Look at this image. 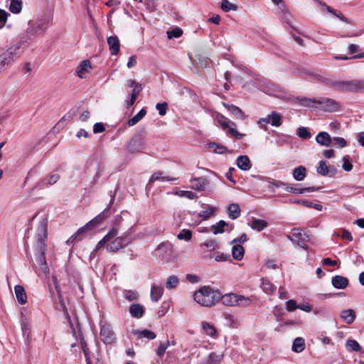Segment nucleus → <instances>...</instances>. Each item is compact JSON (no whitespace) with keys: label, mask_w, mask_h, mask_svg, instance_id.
<instances>
[{"label":"nucleus","mask_w":364,"mask_h":364,"mask_svg":"<svg viewBox=\"0 0 364 364\" xmlns=\"http://www.w3.org/2000/svg\"><path fill=\"white\" fill-rule=\"evenodd\" d=\"M118 230L115 228H112L109 232L100 240L97 245L96 250L107 248L109 250H119L124 248L128 243V240L124 237H117Z\"/></svg>","instance_id":"nucleus-2"},{"label":"nucleus","mask_w":364,"mask_h":364,"mask_svg":"<svg viewBox=\"0 0 364 364\" xmlns=\"http://www.w3.org/2000/svg\"><path fill=\"white\" fill-rule=\"evenodd\" d=\"M178 279L177 277L172 275L168 277L166 282V287L168 289H174L178 286Z\"/></svg>","instance_id":"nucleus-49"},{"label":"nucleus","mask_w":364,"mask_h":364,"mask_svg":"<svg viewBox=\"0 0 364 364\" xmlns=\"http://www.w3.org/2000/svg\"><path fill=\"white\" fill-rule=\"evenodd\" d=\"M220 300H221L223 305L227 306L247 307L250 306L252 302L251 297L235 293H228L224 295L220 294Z\"/></svg>","instance_id":"nucleus-4"},{"label":"nucleus","mask_w":364,"mask_h":364,"mask_svg":"<svg viewBox=\"0 0 364 364\" xmlns=\"http://www.w3.org/2000/svg\"><path fill=\"white\" fill-rule=\"evenodd\" d=\"M288 237L293 243L296 244L300 248L305 250L309 248L307 245L308 236L304 233L303 230L293 229Z\"/></svg>","instance_id":"nucleus-7"},{"label":"nucleus","mask_w":364,"mask_h":364,"mask_svg":"<svg viewBox=\"0 0 364 364\" xmlns=\"http://www.w3.org/2000/svg\"><path fill=\"white\" fill-rule=\"evenodd\" d=\"M334 86L343 90L364 92V80L339 81Z\"/></svg>","instance_id":"nucleus-8"},{"label":"nucleus","mask_w":364,"mask_h":364,"mask_svg":"<svg viewBox=\"0 0 364 364\" xmlns=\"http://www.w3.org/2000/svg\"><path fill=\"white\" fill-rule=\"evenodd\" d=\"M167 37L169 39L173 38H179L183 35V30L178 27L174 28L172 30L168 31L166 32Z\"/></svg>","instance_id":"nucleus-48"},{"label":"nucleus","mask_w":364,"mask_h":364,"mask_svg":"<svg viewBox=\"0 0 364 364\" xmlns=\"http://www.w3.org/2000/svg\"><path fill=\"white\" fill-rule=\"evenodd\" d=\"M176 179H177L176 178L170 177V176H164V173L161 171H157V172H155L151 176V177L149 179V183H154V181H161L162 182H164V181H176Z\"/></svg>","instance_id":"nucleus-27"},{"label":"nucleus","mask_w":364,"mask_h":364,"mask_svg":"<svg viewBox=\"0 0 364 364\" xmlns=\"http://www.w3.org/2000/svg\"><path fill=\"white\" fill-rule=\"evenodd\" d=\"M201 326L204 334L213 338H217V329L213 324L208 321H202Z\"/></svg>","instance_id":"nucleus-19"},{"label":"nucleus","mask_w":364,"mask_h":364,"mask_svg":"<svg viewBox=\"0 0 364 364\" xmlns=\"http://www.w3.org/2000/svg\"><path fill=\"white\" fill-rule=\"evenodd\" d=\"M206 148L210 151H213L215 154H225L228 151V149L226 147H225L222 145H218L214 142L208 143L206 144Z\"/></svg>","instance_id":"nucleus-34"},{"label":"nucleus","mask_w":364,"mask_h":364,"mask_svg":"<svg viewBox=\"0 0 364 364\" xmlns=\"http://www.w3.org/2000/svg\"><path fill=\"white\" fill-rule=\"evenodd\" d=\"M228 228L232 230V226L225 220H220L217 223L210 226L211 232L214 235L222 234L225 232Z\"/></svg>","instance_id":"nucleus-17"},{"label":"nucleus","mask_w":364,"mask_h":364,"mask_svg":"<svg viewBox=\"0 0 364 364\" xmlns=\"http://www.w3.org/2000/svg\"><path fill=\"white\" fill-rule=\"evenodd\" d=\"M210 258H213L216 262H231V255L229 252H210Z\"/></svg>","instance_id":"nucleus-25"},{"label":"nucleus","mask_w":364,"mask_h":364,"mask_svg":"<svg viewBox=\"0 0 364 364\" xmlns=\"http://www.w3.org/2000/svg\"><path fill=\"white\" fill-rule=\"evenodd\" d=\"M317 173L321 176H333L336 173V170L333 166H328L325 161H321L317 167Z\"/></svg>","instance_id":"nucleus-14"},{"label":"nucleus","mask_w":364,"mask_h":364,"mask_svg":"<svg viewBox=\"0 0 364 364\" xmlns=\"http://www.w3.org/2000/svg\"><path fill=\"white\" fill-rule=\"evenodd\" d=\"M336 234L338 237H341L343 240H346L348 241H351L353 240L351 233L346 230H344V229L339 230H338Z\"/></svg>","instance_id":"nucleus-54"},{"label":"nucleus","mask_w":364,"mask_h":364,"mask_svg":"<svg viewBox=\"0 0 364 364\" xmlns=\"http://www.w3.org/2000/svg\"><path fill=\"white\" fill-rule=\"evenodd\" d=\"M297 134L302 139H309L311 137V133L304 127L297 129Z\"/></svg>","instance_id":"nucleus-57"},{"label":"nucleus","mask_w":364,"mask_h":364,"mask_svg":"<svg viewBox=\"0 0 364 364\" xmlns=\"http://www.w3.org/2000/svg\"><path fill=\"white\" fill-rule=\"evenodd\" d=\"M318 107L326 112H336L340 108L339 103L333 99L321 98L318 100Z\"/></svg>","instance_id":"nucleus-10"},{"label":"nucleus","mask_w":364,"mask_h":364,"mask_svg":"<svg viewBox=\"0 0 364 364\" xmlns=\"http://www.w3.org/2000/svg\"><path fill=\"white\" fill-rule=\"evenodd\" d=\"M191 187L196 191H202L205 188V178L203 177L196 178L191 180Z\"/></svg>","instance_id":"nucleus-36"},{"label":"nucleus","mask_w":364,"mask_h":364,"mask_svg":"<svg viewBox=\"0 0 364 364\" xmlns=\"http://www.w3.org/2000/svg\"><path fill=\"white\" fill-rule=\"evenodd\" d=\"M343 164L342 168L346 171H350L353 168V164L350 162L349 157L348 156L343 158Z\"/></svg>","instance_id":"nucleus-64"},{"label":"nucleus","mask_w":364,"mask_h":364,"mask_svg":"<svg viewBox=\"0 0 364 364\" xmlns=\"http://www.w3.org/2000/svg\"><path fill=\"white\" fill-rule=\"evenodd\" d=\"M223 105L235 117L236 119H245L246 116L240 108L235 105H228L223 103Z\"/></svg>","instance_id":"nucleus-31"},{"label":"nucleus","mask_w":364,"mask_h":364,"mask_svg":"<svg viewBox=\"0 0 364 364\" xmlns=\"http://www.w3.org/2000/svg\"><path fill=\"white\" fill-rule=\"evenodd\" d=\"M164 294V289L162 287L154 284L151 288V299L154 302H157Z\"/></svg>","instance_id":"nucleus-23"},{"label":"nucleus","mask_w":364,"mask_h":364,"mask_svg":"<svg viewBox=\"0 0 364 364\" xmlns=\"http://www.w3.org/2000/svg\"><path fill=\"white\" fill-rule=\"evenodd\" d=\"M269 115L270 124L274 127H279L282 124V116L276 112H272Z\"/></svg>","instance_id":"nucleus-42"},{"label":"nucleus","mask_w":364,"mask_h":364,"mask_svg":"<svg viewBox=\"0 0 364 364\" xmlns=\"http://www.w3.org/2000/svg\"><path fill=\"white\" fill-rule=\"evenodd\" d=\"M261 288L264 292L268 295H272L276 290V287L272 284L269 281L264 279H261Z\"/></svg>","instance_id":"nucleus-35"},{"label":"nucleus","mask_w":364,"mask_h":364,"mask_svg":"<svg viewBox=\"0 0 364 364\" xmlns=\"http://www.w3.org/2000/svg\"><path fill=\"white\" fill-rule=\"evenodd\" d=\"M324 6L326 7V9L328 12H329L330 14H332L333 15H334L338 18H339L341 21H342L343 22H346L347 23H350L349 20L346 17H345L344 15L342 13L337 11L336 10L333 9L331 6H326V5H324Z\"/></svg>","instance_id":"nucleus-45"},{"label":"nucleus","mask_w":364,"mask_h":364,"mask_svg":"<svg viewBox=\"0 0 364 364\" xmlns=\"http://www.w3.org/2000/svg\"><path fill=\"white\" fill-rule=\"evenodd\" d=\"M220 7L225 12L237 9V6L230 2L228 0H222Z\"/></svg>","instance_id":"nucleus-47"},{"label":"nucleus","mask_w":364,"mask_h":364,"mask_svg":"<svg viewBox=\"0 0 364 364\" xmlns=\"http://www.w3.org/2000/svg\"><path fill=\"white\" fill-rule=\"evenodd\" d=\"M168 104L166 102L158 103L156 105V108L161 116H164L166 114Z\"/></svg>","instance_id":"nucleus-60"},{"label":"nucleus","mask_w":364,"mask_h":364,"mask_svg":"<svg viewBox=\"0 0 364 364\" xmlns=\"http://www.w3.org/2000/svg\"><path fill=\"white\" fill-rule=\"evenodd\" d=\"M12 61H14V53L11 50H6L0 54V73Z\"/></svg>","instance_id":"nucleus-16"},{"label":"nucleus","mask_w":364,"mask_h":364,"mask_svg":"<svg viewBox=\"0 0 364 364\" xmlns=\"http://www.w3.org/2000/svg\"><path fill=\"white\" fill-rule=\"evenodd\" d=\"M305 347V341L304 338L298 337L294 339L292 345V350L296 353H301Z\"/></svg>","instance_id":"nucleus-38"},{"label":"nucleus","mask_w":364,"mask_h":364,"mask_svg":"<svg viewBox=\"0 0 364 364\" xmlns=\"http://www.w3.org/2000/svg\"><path fill=\"white\" fill-rule=\"evenodd\" d=\"M228 214L230 218L235 220L240 215V208L237 203H231L228 207Z\"/></svg>","instance_id":"nucleus-32"},{"label":"nucleus","mask_w":364,"mask_h":364,"mask_svg":"<svg viewBox=\"0 0 364 364\" xmlns=\"http://www.w3.org/2000/svg\"><path fill=\"white\" fill-rule=\"evenodd\" d=\"M22 0H11L9 11L13 14H19L22 10Z\"/></svg>","instance_id":"nucleus-40"},{"label":"nucleus","mask_w":364,"mask_h":364,"mask_svg":"<svg viewBox=\"0 0 364 364\" xmlns=\"http://www.w3.org/2000/svg\"><path fill=\"white\" fill-rule=\"evenodd\" d=\"M300 104L304 107H318V100L316 99H309V98H298Z\"/></svg>","instance_id":"nucleus-43"},{"label":"nucleus","mask_w":364,"mask_h":364,"mask_svg":"<svg viewBox=\"0 0 364 364\" xmlns=\"http://www.w3.org/2000/svg\"><path fill=\"white\" fill-rule=\"evenodd\" d=\"M48 20L38 19L27 30V36L29 39L42 36L48 28Z\"/></svg>","instance_id":"nucleus-6"},{"label":"nucleus","mask_w":364,"mask_h":364,"mask_svg":"<svg viewBox=\"0 0 364 364\" xmlns=\"http://www.w3.org/2000/svg\"><path fill=\"white\" fill-rule=\"evenodd\" d=\"M252 229L260 232L267 227V222L264 220L253 218L249 224Z\"/></svg>","instance_id":"nucleus-29"},{"label":"nucleus","mask_w":364,"mask_h":364,"mask_svg":"<svg viewBox=\"0 0 364 364\" xmlns=\"http://www.w3.org/2000/svg\"><path fill=\"white\" fill-rule=\"evenodd\" d=\"M109 217V213L107 209L100 213L87 223L90 225L92 230L97 228L100 224H102L107 218Z\"/></svg>","instance_id":"nucleus-15"},{"label":"nucleus","mask_w":364,"mask_h":364,"mask_svg":"<svg viewBox=\"0 0 364 364\" xmlns=\"http://www.w3.org/2000/svg\"><path fill=\"white\" fill-rule=\"evenodd\" d=\"M316 141L320 145L329 146L332 141L331 137L328 133L326 132H319L316 136Z\"/></svg>","instance_id":"nucleus-24"},{"label":"nucleus","mask_w":364,"mask_h":364,"mask_svg":"<svg viewBox=\"0 0 364 364\" xmlns=\"http://www.w3.org/2000/svg\"><path fill=\"white\" fill-rule=\"evenodd\" d=\"M109 49L112 55H117L120 49L119 40L116 36L107 37V39Z\"/></svg>","instance_id":"nucleus-18"},{"label":"nucleus","mask_w":364,"mask_h":364,"mask_svg":"<svg viewBox=\"0 0 364 364\" xmlns=\"http://www.w3.org/2000/svg\"><path fill=\"white\" fill-rule=\"evenodd\" d=\"M237 165L239 168L243 171H248L251 168L252 164L247 156H240L237 159Z\"/></svg>","instance_id":"nucleus-28"},{"label":"nucleus","mask_w":364,"mask_h":364,"mask_svg":"<svg viewBox=\"0 0 364 364\" xmlns=\"http://www.w3.org/2000/svg\"><path fill=\"white\" fill-rule=\"evenodd\" d=\"M345 346L349 352H358L361 350V346L355 340H347Z\"/></svg>","instance_id":"nucleus-39"},{"label":"nucleus","mask_w":364,"mask_h":364,"mask_svg":"<svg viewBox=\"0 0 364 364\" xmlns=\"http://www.w3.org/2000/svg\"><path fill=\"white\" fill-rule=\"evenodd\" d=\"M140 93H139V89L137 88L135 90H132L130 97L125 101V104L127 105V107H131L135 101L136 100L138 96Z\"/></svg>","instance_id":"nucleus-50"},{"label":"nucleus","mask_w":364,"mask_h":364,"mask_svg":"<svg viewBox=\"0 0 364 364\" xmlns=\"http://www.w3.org/2000/svg\"><path fill=\"white\" fill-rule=\"evenodd\" d=\"M37 259L41 270L45 274H48L49 273V269L46 262L44 252H38Z\"/></svg>","instance_id":"nucleus-37"},{"label":"nucleus","mask_w":364,"mask_h":364,"mask_svg":"<svg viewBox=\"0 0 364 364\" xmlns=\"http://www.w3.org/2000/svg\"><path fill=\"white\" fill-rule=\"evenodd\" d=\"M215 122L220 125L223 130L227 132V134L235 139H241L244 134L239 133L236 129L235 122L230 121L227 117L220 113H215L213 115Z\"/></svg>","instance_id":"nucleus-5"},{"label":"nucleus","mask_w":364,"mask_h":364,"mask_svg":"<svg viewBox=\"0 0 364 364\" xmlns=\"http://www.w3.org/2000/svg\"><path fill=\"white\" fill-rule=\"evenodd\" d=\"M92 64L89 60H85L77 66L75 73L80 78H85L87 74L90 73Z\"/></svg>","instance_id":"nucleus-13"},{"label":"nucleus","mask_w":364,"mask_h":364,"mask_svg":"<svg viewBox=\"0 0 364 364\" xmlns=\"http://www.w3.org/2000/svg\"><path fill=\"white\" fill-rule=\"evenodd\" d=\"M193 297L198 304L210 307L220 300V293L209 286H204L195 291Z\"/></svg>","instance_id":"nucleus-3"},{"label":"nucleus","mask_w":364,"mask_h":364,"mask_svg":"<svg viewBox=\"0 0 364 364\" xmlns=\"http://www.w3.org/2000/svg\"><path fill=\"white\" fill-rule=\"evenodd\" d=\"M134 335L139 336L140 337L147 338L150 340L154 339L156 338V334L149 330H143V331H134Z\"/></svg>","instance_id":"nucleus-44"},{"label":"nucleus","mask_w":364,"mask_h":364,"mask_svg":"<svg viewBox=\"0 0 364 364\" xmlns=\"http://www.w3.org/2000/svg\"><path fill=\"white\" fill-rule=\"evenodd\" d=\"M124 298L129 301H136L139 298L138 293L135 291L132 290L126 291L124 294Z\"/></svg>","instance_id":"nucleus-52"},{"label":"nucleus","mask_w":364,"mask_h":364,"mask_svg":"<svg viewBox=\"0 0 364 364\" xmlns=\"http://www.w3.org/2000/svg\"><path fill=\"white\" fill-rule=\"evenodd\" d=\"M286 309L288 311H293L295 309H298L299 305L296 304V301L294 300L290 299L288 300L285 304Z\"/></svg>","instance_id":"nucleus-63"},{"label":"nucleus","mask_w":364,"mask_h":364,"mask_svg":"<svg viewBox=\"0 0 364 364\" xmlns=\"http://www.w3.org/2000/svg\"><path fill=\"white\" fill-rule=\"evenodd\" d=\"M341 319L348 324H351L354 322L356 315L353 309L343 310L340 313Z\"/></svg>","instance_id":"nucleus-22"},{"label":"nucleus","mask_w":364,"mask_h":364,"mask_svg":"<svg viewBox=\"0 0 364 364\" xmlns=\"http://www.w3.org/2000/svg\"><path fill=\"white\" fill-rule=\"evenodd\" d=\"M93 230L91 228L88 223H86L84 226L80 228L70 238L66 241L68 245H73L77 242L87 235H89Z\"/></svg>","instance_id":"nucleus-9"},{"label":"nucleus","mask_w":364,"mask_h":364,"mask_svg":"<svg viewBox=\"0 0 364 364\" xmlns=\"http://www.w3.org/2000/svg\"><path fill=\"white\" fill-rule=\"evenodd\" d=\"M168 346H169V341H167L165 343H161L159 345L158 349H157L156 354L159 357H162L165 354L166 350V349L168 348Z\"/></svg>","instance_id":"nucleus-58"},{"label":"nucleus","mask_w":364,"mask_h":364,"mask_svg":"<svg viewBox=\"0 0 364 364\" xmlns=\"http://www.w3.org/2000/svg\"><path fill=\"white\" fill-rule=\"evenodd\" d=\"M331 283L336 289H343L348 286V280L344 277L338 275L332 278Z\"/></svg>","instance_id":"nucleus-26"},{"label":"nucleus","mask_w":364,"mask_h":364,"mask_svg":"<svg viewBox=\"0 0 364 364\" xmlns=\"http://www.w3.org/2000/svg\"><path fill=\"white\" fill-rule=\"evenodd\" d=\"M14 292L18 302L23 305L27 302V295L25 289L21 285L14 287Z\"/></svg>","instance_id":"nucleus-21"},{"label":"nucleus","mask_w":364,"mask_h":364,"mask_svg":"<svg viewBox=\"0 0 364 364\" xmlns=\"http://www.w3.org/2000/svg\"><path fill=\"white\" fill-rule=\"evenodd\" d=\"M82 349L84 353L87 364H91V358L89 354V349L86 342L81 341Z\"/></svg>","instance_id":"nucleus-59"},{"label":"nucleus","mask_w":364,"mask_h":364,"mask_svg":"<svg viewBox=\"0 0 364 364\" xmlns=\"http://www.w3.org/2000/svg\"><path fill=\"white\" fill-rule=\"evenodd\" d=\"M218 208L210 205H203V210L198 214V217L203 220H208L216 215Z\"/></svg>","instance_id":"nucleus-12"},{"label":"nucleus","mask_w":364,"mask_h":364,"mask_svg":"<svg viewBox=\"0 0 364 364\" xmlns=\"http://www.w3.org/2000/svg\"><path fill=\"white\" fill-rule=\"evenodd\" d=\"M286 186H287V183H285L282 181L273 180V181H269L268 188L270 190H274V188H279L284 187Z\"/></svg>","instance_id":"nucleus-55"},{"label":"nucleus","mask_w":364,"mask_h":364,"mask_svg":"<svg viewBox=\"0 0 364 364\" xmlns=\"http://www.w3.org/2000/svg\"><path fill=\"white\" fill-rule=\"evenodd\" d=\"M170 308V301H165L161 304V306L158 311V315L159 317L164 316L169 310Z\"/></svg>","instance_id":"nucleus-53"},{"label":"nucleus","mask_w":364,"mask_h":364,"mask_svg":"<svg viewBox=\"0 0 364 364\" xmlns=\"http://www.w3.org/2000/svg\"><path fill=\"white\" fill-rule=\"evenodd\" d=\"M284 188L287 192H292V193H296V194H303L306 192H314L318 189V188H315L314 186L297 188L290 187L287 184L286 186H284Z\"/></svg>","instance_id":"nucleus-33"},{"label":"nucleus","mask_w":364,"mask_h":364,"mask_svg":"<svg viewBox=\"0 0 364 364\" xmlns=\"http://www.w3.org/2000/svg\"><path fill=\"white\" fill-rule=\"evenodd\" d=\"M176 194L180 197H185L188 199H194L196 196V194L190 191H178Z\"/></svg>","instance_id":"nucleus-56"},{"label":"nucleus","mask_w":364,"mask_h":364,"mask_svg":"<svg viewBox=\"0 0 364 364\" xmlns=\"http://www.w3.org/2000/svg\"><path fill=\"white\" fill-rule=\"evenodd\" d=\"M9 14L0 9V28H3L6 23Z\"/></svg>","instance_id":"nucleus-61"},{"label":"nucleus","mask_w":364,"mask_h":364,"mask_svg":"<svg viewBox=\"0 0 364 364\" xmlns=\"http://www.w3.org/2000/svg\"><path fill=\"white\" fill-rule=\"evenodd\" d=\"M100 338L106 344H110L114 342L115 337L109 325L105 324L101 326Z\"/></svg>","instance_id":"nucleus-11"},{"label":"nucleus","mask_w":364,"mask_h":364,"mask_svg":"<svg viewBox=\"0 0 364 364\" xmlns=\"http://www.w3.org/2000/svg\"><path fill=\"white\" fill-rule=\"evenodd\" d=\"M129 311L132 317L141 318L144 314L145 309L140 304H134L129 306Z\"/></svg>","instance_id":"nucleus-20"},{"label":"nucleus","mask_w":364,"mask_h":364,"mask_svg":"<svg viewBox=\"0 0 364 364\" xmlns=\"http://www.w3.org/2000/svg\"><path fill=\"white\" fill-rule=\"evenodd\" d=\"M247 235L245 234H242L239 238L234 239L232 241V244H235L232 248V250H244L243 247L240 245H237V242H244L247 240Z\"/></svg>","instance_id":"nucleus-46"},{"label":"nucleus","mask_w":364,"mask_h":364,"mask_svg":"<svg viewBox=\"0 0 364 364\" xmlns=\"http://www.w3.org/2000/svg\"><path fill=\"white\" fill-rule=\"evenodd\" d=\"M146 110L145 109H141L136 115L128 121L129 126L132 127L136 124L146 115Z\"/></svg>","instance_id":"nucleus-41"},{"label":"nucleus","mask_w":364,"mask_h":364,"mask_svg":"<svg viewBox=\"0 0 364 364\" xmlns=\"http://www.w3.org/2000/svg\"><path fill=\"white\" fill-rule=\"evenodd\" d=\"M173 252H164L159 257L161 258L163 262H173V257L172 255Z\"/></svg>","instance_id":"nucleus-62"},{"label":"nucleus","mask_w":364,"mask_h":364,"mask_svg":"<svg viewBox=\"0 0 364 364\" xmlns=\"http://www.w3.org/2000/svg\"><path fill=\"white\" fill-rule=\"evenodd\" d=\"M292 176L296 181H301L306 176V168L303 166H299L293 169Z\"/></svg>","instance_id":"nucleus-30"},{"label":"nucleus","mask_w":364,"mask_h":364,"mask_svg":"<svg viewBox=\"0 0 364 364\" xmlns=\"http://www.w3.org/2000/svg\"><path fill=\"white\" fill-rule=\"evenodd\" d=\"M192 237V232L191 230L187 229L182 230L178 234V238L179 240H184L186 241H188L191 239Z\"/></svg>","instance_id":"nucleus-51"},{"label":"nucleus","mask_w":364,"mask_h":364,"mask_svg":"<svg viewBox=\"0 0 364 364\" xmlns=\"http://www.w3.org/2000/svg\"><path fill=\"white\" fill-rule=\"evenodd\" d=\"M32 223L36 224V235L33 239V247L38 250H43L48 247L47 226L48 217L43 212H37L31 219Z\"/></svg>","instance_id":"nucleus-1"}]
</instances>
